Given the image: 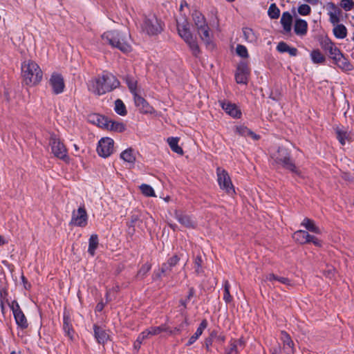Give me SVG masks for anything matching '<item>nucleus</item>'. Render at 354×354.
<instances>
[{
  "mask_svg": "<svg viewBox=\"0 0 354 354\" xmlns=\"http://www.w3.org/2000/svg\"><path fill=\"white\" fill-rule=\"evenodd\" d=\"M118 86L117 78L109 73H104L101 76L91 79L88 83V90L98 95L110 92Z\"/></svg>",
  "mask_w": 354,
  "mask_h": 354,
  "instance_id": "1",
  "label": "nucleus"
},
{
  "mask_svg": "<svg viewBox=\"0 0 354 354\" xmlns=\"http://www.w3.org/2000/svg\"><path fill=\"white\" fill-rule=\"evenodd\" d=\"M21 76L23 82L29 86L39 84L43 78V72L40 66L32 60H26L21 64Z\"/></svg>",
  "mask_w": 354,
  "mask_h": 354,
  "instance_id": "2",
  "label": "nucleus"
},
{
  "mask_svg": "<svg viewBox=\"0 0 354 354\" xmlns=\"http://www.w3.org/2000/svg\"><path fill=\"white\" fill-rule=\"evenodd\" d=\"M138 23L142 31L149 35H157L163 30L162 21L152 12L142 14Z\"/></svg>",
  "mask_w": 354,
  "mask_h": 354,
  "instance_id": "3",
  "label": "nucleus"
},
{
  "mask_svg": "<svg viewBox=\"0 0 354 354\" xmlns=\"http://www.w3.org/2000/svg\"><path fill=\"white\" fill-rule=\"evenodd\" d=\"M177 29L179 36L188 45L189 49L192 52V54L196 57L198 56L200 54L201 50L196 39L194 37L189 30L188 22L185 21L182 24H178Z\"/></svg>",
  "mask_w": 354,
  "mask_h": 354,
  "instance_id": "4",
  "label": "nucleus"
},
{
  "mask_svg": "<svg viewBox=\"0 0 354 354\" xmlns=\"http://www.w3.org/2000/svg\"><path fill=\"white\" fill-rule=\"evenodd\" d=\"M102 38L104 42L109 44L113 47L119 48L124 53L131 51L130 44L118 31H107L102 35Z\"/></svg>",
  "mask_w": 354,
  "mask_h": 354,
  "instance_id": "5",
  "label": "nucleus"
},
{
  "mask_svg": "<svg viewBox=\"0 0 354 354\" xmlns=\"http://www.w3.org/2000/svg\"><path fill=\"white\" fill-rule=\"evenodd\" d=\"M193 21L196 27L198 33L200 35L201 39L206 44H209L212 42V35L210 33V28L206 21V19L202 13L195 12L192 15Z\"/></svg>",
  "mask_w": 354,
  "mask_h": 354,
  "instance_id": "6",
  "label": "nucleus"
},
{
  "mask_svg": "<svg viewBox=\"0 0 354 354\" xmlns=\"http://www.w3.org/2000/svg\"><path fill=\"white\" fill-rule=\"evenodd\" d=\"M272 158L276 164L281 165L291 172L300 176L299 169L290 160V156L286 149L279 147L277 153Z\"/></svg>",
  "mask_w": 354,
  "mask_h": 354,
  "instance_id": "7",
  "label": "nucleus"
},
{
  "mask_svg": "<svg viewBox=\"0 0 354 354\" xmlns=\"http://www.w3.org/2000/svg\"><path fill=\"white\" fill-rule=\"evenodd\" d=\"M49 144L50 145L51 151L56 158L66 163L69 162L70 158L68 156L67 149L59 138L56 136H52Z\"/></svg>",
  "mask_w": 354,
  "mask_h": 354,
  "instance_id": "8",
  "label": "nucleus"
},
{
  "mask_svg": "<svg viewBox=\"0 0 354 354\" xmlns=\"http://www.w3.org/2000/svg\"><path fill=\"white\" fill-rule=\"evenodd\" d=\"M216 175L220 188L230 196L235 194L234 187L232 185L228 173L225 169L218 167L216 169Z\"/></svg>",
  "mask_w": 354,
  "mask_h": 354,
  "instance_id": "9",
  "label": "nucleus"
},
{
  "mask_svg": "<svg viewBox=\"0 0 354 354\" xmlns=\"http://www.w3.org/2000/svg\"><path fill=\"white\" fill-rule=\"evenodd\" d=\"M88 223V214L84 205L73 210L70 224L76 227H84Z\"/></svg>",
  "mask_w": 354,
  "mask_h": 354,
  "instance_id": "10",
  "label": "nucleus"
},
{
  "mask_svg": "<svg viewBox=\"0 0 354 354\" xmlns=\"http://www.w3.org/2000/svg\"><path fill=\"white\" fill-rule=\"evenodd\" d=\"M8 306L12 311L17 325L22 329L28 328V324L27 319L22 312L18 302L13 300L10 303H8Z\"/></svg>",
  "mask_w": 354,
  "mask_h": 354,
  "instance_id": "11",
  "label": "nucleus"
},
{
  "mask_svg": "<svg viewBox=\"0 0 354 354\" xmlns=\"http://www.w3.org/2000/svg\"><path fill=\"white\" fill-rule=\"evenodd\" d=\"M114 151V141L110 138H101L97 145V151L100 156L107 158L111 156Z\"/></svg>",
  "mask_w": 354,
  "mask_h": 354,
  "instance_id": "12",
  "label": "nucleus"
},
{
  "mask_svg": "<svg viewBox=\"0 0 354 354\" xmlns=\"http://www.w3.org/2000/svg\"><path fill=\"white\" fill-rule=\"evenodd\" d=\"M49 84L54 94L58 95L64 91L65 84L61 74L53 73L49 79Z\"/></svg>",
  "mask_w": 354,
  "mask_h": 354,
  "instance_id": "13",
  "label": "nucleus"
},
{
  "mask_svg": "<svg viewBox=\"0 0 354 354\" xmlns=\"http://www.w3.org/2000/svg\"><path fill=\"white\" fill-rule=\"evenodd\" d=\"M326 7L329 16V21L333 25L339 23L342 17L341 9L333 2L327 3Z\"/></svg>",
  "mask_w": 354,
  "mask_h": 354,
  "instance_id": "14",
  "label": "nucleus"
},
{
  "mask_svg": "<svg viewBox=\"0 0 354 354\" xmlns=\"http://www.w3.org/2000/svg\"><path fill=\"white\" fill-rule=\"evenodd\" d=\"M322 48L328 53L330 57L335 61L342 55L340 50L328 38H325L321 42Z\"/></svg>",
  "mask_w": 354,
  "mask_h": 354,
  "instance_id": "15",
  "label": "nucleus"
},
{
  "mask_svg": "<svg viewBox=\"0 0 354 354\" xmlns=\"http://www.w3.org/2000/svg\"><path fill=\"white\" fill-rule=\"evenodd\" d=\"M219 104L225 112L234 118H241L242 113L239 106L234 104L225 100H219Z\"/></svg>",
  "mask_w": 354,
  "mask_h": 354,
  "instance_id": "16",
  "label": "nucleus"
},
{
  "mask_svg": "<svg viewBox=\"0 0 354 354\" xmlns=\"http://www.w3.org/2000/svg\"><path fill=\"white\" fill-rule=\"evenodd\" d=\"M250 70L248 66L245 62H241L235 73V80L237 84H246L248 83Z\"/></svg>",
  "mask_w": 354,
  "mask_h": 354,
  "instance_id": "17",
  "label": "nucleus"
},
{
  "mask_svg": "<svg viewBox=\"0 0 354 354\" xmlns=\"http://www.w3.org/2000/svg\"><path fill=\"white\" fill-rule=\"evenodd\" d=\"M136 88L134 87V91ZM134 104L138 108V111L142 113H153L154 109L141 96L138 95L134 92Z\"/></svg>",
  "mask_w": 354,
  "mask_h": 354,
  "instance_id": "18",
  "label": "nucleus"
},
{
  "mask_svg": "<svg viewBox=\"0 0 354 354\" xmlns=\"http://www.w3.org/2000/svg\"><path fill=\"white\" fill-rule=\"evenodd\" d=\"M280 339L283 343V349L286 354L295 353V344L290 336L284 330L281 332Z\"/></svg>",
  "mask_w": 354,
  "mask_h": 354,
  "instance_id": "19",
  "label": "nucleus"
},
{
  "mask_svg": "<svg viewBox=\"0 0 354 354\" xmlns=\"http://www.w3.org/2000/svg\"><path fill=\"white\" fill-rule=\"evenodd\" d=\"M235 132L243 137L251 138L253 140H257L260 138L259 135L256 134L244 125L236 126L235 128Z\"/></svg>",
  "mask_w": 354,
  "mask_h": 354,
  "instance_id": "20",
  "label": "nucleus"
},
{
  "mask_svg": "<svg viewBox=\"0 0 354 354\" xmlns=\"http://www.w3.org/2000/svg\"><path fill=\"white\" fill-rule=\"evenodd\" d=\"M294 31L298 36L303 37L307 34L308 23L302 19H297L295 21Z\"/></svg>",
  "mask_w": 354,
  "mask_h": 354,
  "instance_id": "21",
  "label": "nucleus"
},
{
  "mask_svg": "<svg viewBox=\"0 0 354 354\" xmlns=\"http://www.w3.org/2000/svg\"><path fill=\"white\" fill-rule=\"evenodd\" d=\"M175 218L183 225L189 228H194L195 227V222L188 215L180 213L178 211L175 212Z\"/></svg>",
  "mask_w": 354,
  "mask_h": 354,
  "instance_id": "22",
  "label": "nucleus"
},
{
  "mask_svg": "<svg viewBox=\"0 0 354 354\" xmlns=\"http://www.w3.org/2000/svg\"><path fill=\"white\" fill-rule=\"evenodd\" d=\"M301 225L306 228V231L310 232L317 234H321L322 230L321 229L316 225L315 222L307 217L304 218L302 222L301 223Z\"/></svg>",
  "mask_w": 354,
  "mask_h": 354,
  "instance_id": "23",
  "label": "nucleus"
},
{
  "mask_svg": "<svg viewBox=\"0 0 354 354\" xmlns=\"http://www.w3.org/2000/svg\"><path fill=\"white\" fill-rule=\"evenodd\" d=\"M280 22L283 27V32L285 33H289L291 31L292 23V17L291 14L288 11L283 12Z\"/></svg>",
  "mask_w": 354,
  "mask_h": 354,
  "instance_id": "24",
  "label": "nucleus"
},
{
  "mask_svg": "<svg viewBox=\"0 0 354 354\" xmlns=\"http://www.w3.org/2000/svg\"><path fill=\"white\" fill-rule=\"evenodd\" d=\"M207 321L206 319L202 320L200 325L197 328L195 333L192 335L188 342L186 344V346H189L192 345L199 338V337L202 335L203 330L207 327Z\"/></svg>",
  "mask_w": 354,
  "mask_h": 354,
  "instance_id": "25",
  "label": "nucleus"
},
{
  "mask_svg": "<svg viewBox=\"0 0 354 354\" xmlns=\"http://www.w3.org/2000/svg\"><path fill=\"white\" fill-rule=\"evenodd\" d=\"M93 330L95 337L98 343L104 344L107 342L109 335L103 328L95 325Z\"/></svg>",
  "mask_w": 354,
  "mask_h": 354,
  "instance_id": "26",
  "label": "nucleus"
},
{
  "mask_svg": "<svg viewBox=\"0 0 354 354\" xmlns=\"http://www.w3.org/2000/svg\"><path fill=\"white\" fill-rule=\"evenodd\" d=\"M169 331H172V328L167 324H164L158 326H151L149 328L147 329V335H157L164 332L166 333L167 335L170 336Z\"/></svg>",
  "mask_w": 354,
  "mask_h": 354,
  "instance_id": "27",
  "label": "nucleus"
},
{
  "mask_svg": "<svg viewBox=\"0 0 354 354\" xmlns=\"http://www.w3.org/2000/svg\"><path fill=\"white\" fill-rule=\"evenodd\" d=\"M242 32L245 41L251 44H257L259 37L253 29L249 27H244L242 29Z\"/></svg>",
  "mask_w": 354,
  "mask_h": 354,
  "instance_id": "28",
  "label": "nucleus"
},
{
  "mask_svg": "<svg viewBox=\"0 0 354 354\" xmlns=\"http://www.w3.org/2000/svg\"><path fill=\"white\" fill-rule=\"evenodd\" d=\"M103 120H104V123L103 124L104 127L110 129L111 131H118V132H122L124 130V124L118 122H115L111 120H109L107 118H102Z\"/></svg>",
  "mask_w": 354,
  "mask_h": 354,
  "instance_id": "29",
  "label": "nucleus"
},
{
  "mask_svg": "<svg viewBox=\"0 0 354 354\" xmlns=\"http://www.w3.org/2000/svg\"><path fill=\"white\" fill-rule=\"evenodd\" d=\"M277 50L281 53H288L292 57L298 55V50L296 48L288 46L284 41H281L277 44Z\"/></svg>",
  "mask_w": 354,
  "mask_h": 354,
  "instance_id": "30",
  "label": "nucleus"
},
{
  "mask_svg": "<svg viewBox=\"0 0 354 354\" xmlns=\"http://www.w3.org/2000/svg\"><path fill=\"white\" fill-rule=\"evenodd\" d=\"M333 62L339 68L344 71H350L353 69L352 64L343 54Z\"/></svg>",
  "mask_w": 354,
  "mask_h": 354,
  "instance_id": "31",
  "label": "nucleus"
},
{
  "mask_svg": "<svg viewBox=\"0 0 354 354\" xmlns=\"http://www.w3.org/2000/svg\"><path fill=\"white\" fill-rule=\"evenodd\" d=\"M63 330L65 335L71 340L73 339L74 330L71 324V319L66 315H64Z\"/></svg>",
  "mask_w": 354,
  "mask_h": 354,
  "instance_id": "32",
  "label": "nucleus"
},
{
  "mask_svg": "<svg viewBox=\"0 0 354 354\" xmlns=\"http://www.w3.org/2000/svg\"><path fill=\"white\" fill-rule=\"evenodd\" d=\"M333 26V32L336 38L342 39L346 37L347 29L344 25L338 23Z\"/></svg>",
  "mask_w": 354,
  "mask_h": 354,
  "instance_id": "33",
  "label": "nucleus"
},
{
  "mask_svg": "<svg viewBox=\"0 0 354 354\" xmlns=\"http://www.w3.org/2000/svg\"><path fill=\"white\" fill-rule=\"evenodd\" d=\"M167 142L171 149L180 155L183 154V149L178 145L179 138L177 137H169L167 138Z\"/></svg>",
  "mask_w": 354,
  "mask_h": 354,
  "instance_id": "34",
  "label": "nucleus"
},
{
  "mask_svg": "<svg viewBox=\"0 0 354 354\" xmlns=\"http://www.w3.org/2000/svg\"><path fill=\"white\" fill-rule=\"evenodd\" d=\"M171 267H168L167 262L162 264L161 267L157 270L153 272V279L154 280L160 279L162 276H165L166 273L171 270Z\"/></svg>",
  "mask_w": 354,
  "mask_h": 354,
  "instance_id": "35",
  "label": "nucleus"
},
{
  "mask_svg": "<svg viewBox=\"0 0 354 354\" xmlns=\"http://www.w3.org/2000/svg\"><path fill=\"white\" fill-rule=\"evenodd\" d=\"M266 280L269 281H277L288 286H292V282L288 278L283 277H278L272 273L268 274L266 277Z\"/></svg>",
  "mask_w": 354,
  "mask_h": 354,
  "instance_id": "36",
  "label": "nucleus"
},
{
  "mask_svg": "<svg viewBox=\"0 0 354 354\" xmlns=\"http://www.w3.org/2000/svg\"><path fill=\"white\" fill-rule=\"evenodd\" d=\"M311 61L314 64H322L325 61L324 55L318 49L313 50L310 54Z\"/></svg>",
  "mask_w": 354,
  "mask_h": 354,
  "instance_id": "37",
  "label": "nucleus"
},
{
  "mask_svg": "<svg viewBox=\"0 0 354 354\" xmlns=\"http://www.w3.org/2000/svg\"><path fill=\"white\" fill-rule=\"evenodd\" d=\"M98 245V237L96 234H92L88 240V252L93 256Z\"/></svg>",
  "mask_w": 354,
  "mask_h": 354,
  "instance_id": "38",
  "label": "nucleus"
},
{
  "mask_svg": "<svg viewBox=\"0 0 354 354\" xmlns=\"http://www.w3.org/2000/svg\"><path fill=\"white\" fill-rule=\"evenodd\" d=\"M188 318L187 316H185L184 320L179 325L174 328L172 331H169V335H176L177 334H180L188 326Z\"/></svg>",
  "mask_w": 354,
  "mask_h": 354,
  "instance_id": "39",
  "label": "nucleus"
},
{
  "mask_svg": "<svg viewBox=\"0 0 354 354\" xmlns=\"http://www.w3.org/2000/svg\"><path fill=\"white\" fill-rule=\"evenodd\" d=\"M223 286L224 289L223 300L226 304H229L232 301V297L230 292V284L229 281L227 280H224L223 282Z\"/></svg>",
  "mask_w": 354,
  "mask_h": 354,
  "instance_id": "40",
  "label": "nucleus"
},
{
  "mask_svg": "<svg viewBox=\"0 0 354 354\" xmlns=\"http://www.w3.org/2000/svg\"><path fill=\"white\" fill-rule=\"evenodd\" d=\"M114 111L116 113L122 116L125 115L127 113L124 104L119 99L115 101Z\"/></svg>",
  "mask_w": 354,
  "mask_h": 354,
  "instance_id": "41",
  "label": "nucleus"
},
{
  "mask_svg": "<svg viewBox=\"0 0 354 354\" xmlns=\"http://www.w3.org/2000/svg\"><path fill=\"white\" fill-rule=\"evenodd\" d=\"M268 15L272 19H277L279 17L280 10L275 3H272L268 10Z\"/></svg>",
  "mask_w": 354,
  "mask_h": 354,
  "instance_id": "42",
  "label": "nucleus"
},
{
  "mask_svg": "<svg viewBox=\"0 0 354 354\" xmlns=\"http://www.w3.org/2000/svg\"><path fill=\"white\" fill-rule=\"evenodd\" d=\"M120 158L125 162L131 164L133 162V150L128 148L120 153Z\"/></svg>",
  "mask_w": 354,
  "mask_h": 354,
  "instance_id": "43",
  "label": "nucleus"
},
{
  "mask_svg": "<svg viewBox=\"0 0 354 354\" xmlns=\"http://www.w3.org/2000/svg\"><path fill=\"white\" fill-rule=\"evenodd\" d=\"M337 138L342 145L346 144V141L348 139V133L347 131L337 128L336 129Z\"/></svg>",
  "mask_w": 354,
  "mask_h": 354,
  "instance_id": "44",
  "label": "nucleus"
},
{
  "mask_svg": "<svg viewBox=\"0 0 354 354\" xmlns=\"http://www.w3.org/2000/svg\"><path fill=\"white\" fill-rule=\"evenodd\" d=\"M140 189L145 196H156L153 187L147 184H142L140 186Z\"/></svg>",
  "mask_w": 354,
  "mask_h": 354,
  "instance_id": "45",
  "label": "nucleus"
},
{
  "mask_svg": "<svg viewBox=\"0 0 354 354\" xmlns=\"http://www.w3.org/2000/svg\"><path fill=\"white\" fill-rule=\"evenodd\" d=\"M236 54L243 58H248L249 57L247 48L241 44H238L236 48Z\"/></svg>",
  "mask_w": 354,
  "mask_h": 354,
  "instance_id": "46",
  "label": "nucleus"
},
{
  "mask_svg": "<svg viewBox=\"0 0 354 354\" xmlns=\"http://www.w3.org/2000/svg\"><path fill=\"white\" fill-rule=\"evenodd\" d=\"M297 11L300 15L306 16L310 15L311 8L307 4H301L298 7Z\"/></svg>",
  "mask_w": 354,
  "mask_h": 354,
  "instance_id": "47",
  "label": "nucleus"
},
{
  "mask_svg": "<svg viewBox=\"0 0 354 354\" xmlns=\"http://www.w3.org/2000/svg\"><path fill=\"white\" fill-rule=\"evenodd\" d=\"M226 354H239L238 342L230 340V348L229 350L226 351Z\"/></svg>",
  "mask_w": 354,
  "mask_h": 354,
  "instance_id": "48",
  "label": "nucleus"
},
{
  "mask_svg": "<svg viewBox=\"0 0 354 354\" xmlns=\"http://www.w3.org/2000/svg\"><path fill=\"white\" fill-rule=\"evenodd\" d=\"M341 7L346 11H350L353 9L354 3L352 0H341Z\"/></svg>",
  "mask_w": 354,
  "mask_h": 354,
  "instance_id": "49",
  "label": "nucleus"
},
{
  "mask_svg": "<svg viewBox=\"0 0 354 354\" xmlns=\"http://www.w3.org/2000/svg\"><path fill=\"white\" fill-rule=\"evenodd\" d=\"M299 232H304V230H299L294 233V239L299 243L300 244H305V236L304 234H300Z\"/></svg>",
  "mask_w": 354,
  "mask_h": 354,
  "instance_id": "50",
  "label": "nucleus"
},
{
  "mask_svg": "<svg viewBox=\"0 0 354 354\" xmlns=\"http://www.w3.org/2000/svg\"><path fill=\"white\" fill-rule=\"evenodd\" d=\"M151 269V264L146 263L142 266L138 272V277H144Z\"/></svg>",
  "mask_w": 354,
  "mask_h": 354,
  "instance_id": "51",
  "label": "nucleus"
},
{
  "mask_svg": "<svg viewBox=\"0 0 354 354\" xmlns=\"http://www.w3.org/2000/svg\"><path fill=\"white\" fill-rule=\"evenodd\" d=\"M180 261V257L177 254H174V256L169 257L167 263H168V267L174 268L175 266L178 264Z\"/></svg>",
  "mask_w": 354,
  "mask_h": 354,
  "instance_id": "52",
  "label": "nucleus"
},
{
  "mask_svg": "<svg viewBox=\"0 0 354 354\" xmlns=\"http://www.w3.org/2000/svg\"><path fill=\"white\" fill-rule=\"evenodd\" d=\"M202 259L201 257H196L194 259V266L196 268V271L197 272H199V270L201 268Z\"/></svg>",
  "mask_w": 354,
  "mask_h": 354,
  "instance_id": "53",
  "label": "nucleus"
},
{
  "mask_svg": "<svg viewBox=\"0 0 354 354\" xmlns=\"http://www.w3.org/2000/svg\"><path fill=\"white\" fill-rule=\"evenodd\" d=\"M310 243H313L315 246L317 247H322V241L313 235L312 236V239H310Z\"/></svg>",
  "mask_w": 354,
  "mask_h": 354,
  "instance_id": "54",
  "label": "nucleus"
},
{
  "mask_svg": "<svg viewBox=\"0 0 354 354\" xmlns=\"http://www.w3.org/2000/svg\"><path fill=\"white\" fill-rule=\"evenodd\" d=\"M300 234H304L305 236V244L308 243H310V239H312L313 235L310 234L308 232L304 230V232H299Z\"/></svg>",
  "mask_w": 354,
  "mask_h": 354,
  "instance_id": "55",
  "label": "nucleus"
},
{
  "mask_svg": "<svg viewBox=\"0 0 354 354\" xmlns=\"http://www.w3.org/2000/svg\"><path fill=\"white\" fill-rule=\"evenodd\" d=\"M270 352L271 354H281V347L280 346L272 347L270 348Z\"/></svg>",
  "mask_w": 354,
  "mask_h": 354,
  "instance_id": "56",
  "label": "nucleus"
},
{
  "mask_svg": "<svg viewBox=\"0 0 354 354\" xmlns=\"http://www.w3.org/2000/svg\"><path fill=\"white\" fill-rule=\"evenodd\" d=\"M194 293H195V291H194V288H190L189 289V292H188V295L187 297V299L189 301L191 299V298L193 297Z\"/></svg>",
  "mask_w": 354,
  "mask_h": 354,
  "instance_id": "57",
  "label": "nucleus"
},
{
  "mask_svg": "<svg viewBox=\"0 0 354 354\" xmlns=\"http://www.w3.org/2000/svg\"><path fill=\"white\" fill-rule=\"evenodd\" d=\"M21 279H22V281H23V283H24V288L26 289V290L29 289L30 287V285L27 281V280L25 279V277L24 276H22Z\"/></svg>",
  "mask_w": 354,
  "mask_h": 354,
  "instance_id": "58",
  "label": "nucleus"
},
{
  "mask_svg": "<svg viewBox=\"0 0 354 354\" xmlns=\"http://www.w3.org/2000/svg\"><path fill=\"white\" fill-rule=\"evenodd\" d=\"M211 344H212V339H207L205 340V347H206V349L207 351H209V346H210Z\"/></svg>",
  "mask_w": 354,
  "mask_h": 354,
  "instance_id": "59",
  "label": "nucleus"
},
{
  "mask_svg": "<svg viewBox=\"0 0 354 354\" xmlns=\"http://www.w3.org/2000/svg\"><path fill=\"white\" fill-rule=\"evenodd\" d=\"M232 341L238 342V346H243L244 345V341L242 338L239 339H231Z\"/></svg>",
  "mask_w": 354,
  "mask_h": 354,
  "instance_id": "60",
  "label": "nucleus"
},
{
  "mask_svg": "<svg viewBox=\"0 0 354 354\" xmlns=\"http://www.w3.org/2000/svg\"><path fill=\"white\" fill-rule=\"evenodd\" d=\"M189 300H187V299H181L180 301V304L184 307V308H187V304L188 303Z\"/></svg>",
  "mask_w": 354,
  "mask_h": 354,
  "instance_id": "61",
  "label": "nucleus"
},
{
  "mask_svg": "<svg viewBox=\"0 0 354 354\" xmlns=\"http://www.w3.org/2000/svg\"><path fill=\"white\" fill-rule=\"evenodd\" d=\"M140 335L142 336V339H144L145 338L147 337L149 335H147V329L145 331H143Z\"/></svg>",
  "mask_w": 354,
  "mask_h": 354,
  "instance_id": "62",
  "label": "nucleus"
},
{
  "mask_svg": "<svg viewBox=\"0 0 354 354\" xmlns=\"http://www.w3.org/2000/svg\"><path fill=\"white\" fill-rule=\"evenodd\" d=\"M103 307H104V306L102 304H98L96 306V310L101 311L103 309Z\"/></svg>",
  "mask_w": 354,
  "mask_h": 354,
  "instance_id": "63",
  "label": "nucleus"
},
{
  "mask_svg": "<svg viewBox=\"0 0 354 354\" xmlns=\"http://www.w3.org/2000/svg\"><path fill=\"white\" fill-rule=\"evenodd\" d=\"M0 306H1V309L2 312H3L5 310V306H4V302L2 299L0 300Z\"/></svg>",
  "mask_w": 354,
  "mask_h": 354,
  "instance_id": "64",
  "label": "nucleus"
}]
</instances>
